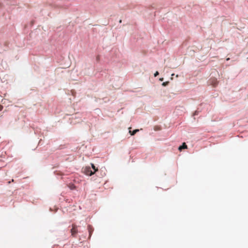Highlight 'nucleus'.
<instances>
[{"instance_id": "1", "label": "nucleus", "mask_w": 248, "mask_h": 248, "mask_svg": "<svg viewBox=\"0 0 248 248\" xmlns=\"http://www.w3.org/2000/svg\"><path fill=\"white\" fill-rule=\"evenodd\" d=\"M83 172L87 175L92 176L94 174V172L91 170L90 167H86L83 168Z\"/></svg>"}, {"instance_id": "2", "label": "nucleus", "mask_w": 248, "mask_h": 248, "mask_svg": "<svg viewBox=\"0 0 248 248\" xmlns=\"http://www.w3.org/2000/svg\"><path fill=\"white\" fill-rule=\"evenodd\" d=\"M72 228L71 230V235L72 236L75 237L78 232L77 226L74 224H72Z\"/></svg>"}, {"instance_id": "3", "label": "nucleus", "mask_w": 248, "mask_h": 248, "mask_svg": "<svg viewBox=\"0 0 248 248\" xmlns=\"http://www.w3.org/2000/svg\"><path fill=\"white\" fill-rule=\"evenodd\" d=\"M187 148V145H186V143L184 142L182 144V145L180 146L178 149L180 150V151H181L182 149H186Z\"/></svg>"}, {"instance_id": "4", "label": "nucleus", "mask_w": 248, "mask_h": 248, "mask_svg": "<svg viewBox=\"0 0 248 248\" xmlns=\"http://www.w3.org/2000/svg\"><path fill=\"white\" fill-rule=\"evenodd\" d=\"M88 231L89 232L90 236H91V234H92V232H93V229L91 225H89L88 226Z\"/></svg>"}, {"instance_id": "5", "label": "nucleus", "mask_w": 248, "mask_h": 248, "mask_svg": "<svg viewBox=\"0 0 248 248\" xmlns=\"http://www.w3.org/2000/svg\"><path fill=\"white\" fill-rule=\"evenodd\" d=\"M138 131H139V129H135L133 131L129 130V133H130L131 135L132 136L135 135Z\"/></svg>"}, {"instance_id": "6", "label": "nucleus", "mask_w": 248, "mask_h": 248, "mask_svg": "<svg viewBox=\"0 0 248 248\" xmlns=\"http://www.w3.org/2000/svg\"><path fill=\"white\" fill-rule=\"evenodd\" d=\"M91 166H92V168H93V169L94 170V173L96 172V171H98V169L97 168L95 167V166L93 164H91Z\"/></svg>"}, {"instance_id": "7", "label": "nucleus", "mask_w": 248, "mask_h": 248, "mask_svg": "<svg viewBox=\"0 0 248 248\" xmlns=\"http://www.w3.org/2000/svg\"><path fill=\"white\" fill-rule=\"evenodd\" d=\"M169 84V82L168 81H166V82H163L162 85V86H167L168 84Z\"/></svg>"}, {"instance_id": "8", "label": "nucleus", "mask_w": 248, "mask_h": 248, "mask_svg": "<svg viewBox=\"0 0 248 248\" xmlns=\"http://www.w3.org/2000/svg\"><path fill=\"white\" fill-rule=\"evenodd\" d=\"M158 75H159V73H158L157 71H156V72L155 73V74H154V76L155 77H156L157 76H158Z\"/></svg>"}, {"instance_id": "9", "label": "nucleus", "mask_w": 248, "mask_h": 248, "mask_svg": "<svg viewBox=\"0 0 248 248\" xmlns=\"http://www.w3.org/2000/svg\"><path fill=\"white\" fill-rule=\"evenodd\" d=\"M3 106L2 105H0V111L2 110V109H3Z\"/></svg>"}, {"instance_id": "10", "label": "nucleus", "mask_w": 248, "mask_h": 248, "mask_svg": "<svg viewBox=\"0 0 248 248\" xmlns=\"http://www.w3.org/2000/svg\"><path fill=\"white\" fill-rule=\"evenodd\" d=\"M106 175V174H105V172H103V174H101V176H104V175Z\"/></svg>"}, {"instance_id": "11", "label": "nucleus", "mask_w": 248, "mask_h": 248, "mask_svg": "<svg viewBox=\"0 0 248 248\" xmlns=\"http://www.w3.org/2000/svg\"><path fill=\"white\" fill-rule=\"evenodd\" d=\"M159 80H160V81H163V78H160L159 79Z\"/></svg>"}, {"instance_id": "12", "label": "nucleus", "mask_w": 248, "mask_h": 248, "mask_svg": "<svg viewBox=\"0 0 248 248\" xmlns=\"http://www.w3.org/2000/svg\"><path fill=\"white\" fill-rule=\"evenodd\" d=\"M73 187H75V186H72V187H71V189H73Z\"/></svg>"}, {"instance_id": "13", "label": "nucleus", "mask_w": 248, "mask_h": 248, "mask_svg": "<svg viewBox=\"0 0 248 248\" xmlns=\"http://www.w3.org/2000/svg\"><path fill=\"white\" fill-rule=\"evenodd\" d=\"M73 187H75V186H72V187H71V189H73Z\"/></svg>"}, {"instance_id": "14", "label": "nucleus", "mask_w": 248, "mask_h": 248, "mask_svg": "<svg viewBox=\"0 0 248 248\" xmlns=\"http://www.w3.org/2000/svg\"><path fill=\"white\" fill-rule=\"evenodd\" d=\"M73 187H75V186H72V187H71V189H73Z\"/></svg>"}, {"instance_id": "15", "label": "nucleus", "mask_w": 248, "mask_h": 248, "mask_svg": "<svg viewBox=\"0 0 248 248\" xmlns=\"http://www.w3.org/2000/svg\"><path fill=\"white\" fill-rule=\"evenodd\" d=\"M119 22H120V23H121V22H122V20H120L119 21Z\"/></svg>"}]
</instances>
